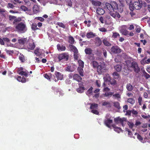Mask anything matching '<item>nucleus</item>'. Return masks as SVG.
I'll return each instance as SVG.
<instances>
[{
    "label": "nucleus",
    "mask_w": 150,
    "mask_h": 150,
    "mask_svg": "<svg viewBox=\"0 0 150 150\" xmlns=\"http://www.w3.org/2000/svg\"><path fill=\"white\" fill-rule=\"evenodd\" d=\"M98 106V105L97 104H96L95 103H91V106L90 107V108L91 109H97Z\"/></svg>",
    "instance_id": "obj_37"
},
{
    "label": "nucleus",
    "mask_w": 150,
    "mask_h": 150,
    "mask_svg": "<svg viewBox=\"0 0 150 150\" xmlns=\"http://www.w3.org/2000/svg\"><path fill=\"white\" fill-rule=\"evenodd\" d=\"M136 11L135 10H130V12L129 13L132 17L134 16L136 14Z\"/></svg>",
    "instance_id": "obj_50"
},
{
    "label": "nucleus",
    "mask_w": 150,
    "mask_h": 150,
    "mask_svg": "<svg viewBox=\"0 0 150 150\" xmlns=\"http://www.w3.org/2000/svg\"><path fill=\"white\" fill-rule=\"evenodd\" d=\"M91 64H92L93 68H97V67L99 65H98V63L95 61H93L91 62Z\"/></svg>",
    "instance_id": "obj_34"
},
{
    "label": "nucleus",
    "mask_w": 150,
    "mask_h": 150,
    "mask_svg": "<svg viewBox=\"0 0 150 150\" xmlns=\"http://www.w3.org/2000/svg\"><path fill=\"white\" fill-rule=\"evenodd\" d=\"M135 135H137V137L138 140L141 142H142L143 140V137L139 134L135 133Z\"/></svg>",
    "instance_id": "obj_43"
},
{
    "label": "nucleus",
    "mask_w": 150,
    "mask_h": 150,
    "mask_svg": "<svg viewBox=\"0 0 150 150\" xmlns=\"http://www.w3.org/2000/svg\"><path fill=\"white\" fill-rule=\"evenodd\" d=\"M21 21V18H18L14 19L13 22V24H16V23L17 22H20Z\"/></svg>",
    "instance_id": "obj_55"
},
{
    "label": "nucleus",
    "mask_w": 150,
    "mask_h": 150,
    "mask_svg": "<svg viewBox=\"0 0 150 150\" xmlns=\"http://www.w3.org/2000/svg\"><path fill=\"white\" fill-rule=\"evenodd\" d=\"M91 112L93 113L96 115H98L99 114V112L97 110L93 109L91 111Z\"/></svg>",
    "instance_id": "obj_58"
},
{
    "label": "nucleus",
    "mask_w": 150,
    "mask_h": 150,
    "mask_svg": "<svg viewBox=\"0 0 150 150\" xmlns=\"http://www.w3.org/2000/svg\"><path fill=\"white\" fill-rule=\"evenodd\" d=\"M112 123V120L109 118H106L104 121L105 125L108 128L110 127V124Z\"/></svg>",
    "instance_id": "obj_9"
},
{
    "label": "nucleus",
    "mask_w": 150,
    "mask_h": 150,
    "mask_svg": "<svg viewBox=\"0 0 150 150\" xmlns=\"http://www.w3.org/2000/svg\"><path fill=\"white\" fill-rule=\"evenodd\" d=\"M18 42L20 44L24 45L27 42V39L24 38L19 39Z\"/></svg>",
    "instance_id": "obj_30"
},
{
    "label": "nucleus",
    "mask_w": 150,
    "mask_h": 150,
    "mask_svg": "<svg viewBox=\"0 0 150 150\" xmlns=\"http://www.w3.org/2000/svg\"><path fill=\"white\" fill-rule=\"evenodd\" d=\"M122 66L120 65H117L114 66V68L117 72L120 71L122 69Z\"/></svg>",
    "instance_id": "obj_28"
},
{
    "label": "nucleus",
    "mask_w": 150,
    "mask_h": 150,
    "mask_svg": "<svg viewBox=\"0 0 150 150\" xmlns=\"http://www.w3.org/2000/svg\"><path fill=\"white\" fill-rule=\"evenodd\" d=\"M93 88L92 86L90 88H89L87 91L86 94L87 95L91 94L92 92Z\"/></svg>",
    "instance_id": "obj_53"
},
{
    "label": "nucleus",
    "mask_w": 150,
    "mask_h": 150,
    "mask_svg": "<svg viewBox=\"0 0 150 150\" xmlns=\"http://www.w3.org/2000/svg\"><path fill=\"white\" fill-rule=\"evenodd\" d=\"M95 34L92 32L87 33L86 35V37L88 38H93L95 37Z\"/></svg>",
    "instance_id": "obj_25"
},
{
    "label": "nucleus",
    "mask_w": 150,
    "mask_h": 150,
    "mask_svg": "<svg viewBox=\"0 0 150 150\" xmlns=\"http://www.w3.org/2000/svg\"><path fill=\"white\" fill-rule=\"evenodd\" d=\"M35 54L38 56H40L42 54V50L40 49H36L34 51Z\"/></svg>",
    "instance_id": "obj_16"
},
{
    "label": "nucleus",
    "mask_w": 150,
    "mask_h": 150,
    "mask_svg": "<svg viewBox=\"0 0 150 150\" xmlns=\"http://www.w3.org/2000/svg\"><path fill=\"white\" fill-rule=\"evenodd\" d=\"M55 74L58 80H61L62 79L63 75H62V74L59 72H56Z\"/></svg>",
    "instance_id": "obj_19"
},
{
    "label": "nucleus",
    "mask_w": 150,
    "mask_h": 150,
    "mask_svg": "<svg viewBox=\"0 0 150 150\" xmlns=\"http://www.w3.org/2000/svg\"><path fill=\"white\" fill-rule=\"evenodd\" d=\"M104 7L105 8L107 9H110L111 8V4L108 3H106L105 4Z\"/></svg>",
    "instance_id": "obj_42"
},
{
    "label": "nucleus",
    "mask_w": 150,
    "mask_h": 150,
    "mask_svg": "<svg viewBox=\"0 0 150 150\" xmlns=\"http://www.w3.org/2000/svg\"><path fill=\"white\" fill-rule=\"evenodd\" d=\"M135 30L137 33H139L141 31V28L139 26H137L135 29Z\"/></svg>",
    "instance_id": "obj_62"
},
{
    "label": "nucleus",
    "mask_w": 150,
    "mask_h": 150,
    "mask_svg": "<svg viewBox=\"0 0 150 150\" xmlns=\"http://www.w3.org/2000/svg\"><path fill=\"white\" fill-rule=\"evenodd\" d=\"M97 13L100 15L103 14L105 13V10H96Z\"/></svg>",
    "instance_id": "obj_41"
},
{
    "label": "nucleus",
    "mask_w": 150,
    "mask_h": 150,
    "mask_svg": "<svg viewBox=\"0 0 150 150\" xmlns=\"http://www.w3.org/2000/svg\"><path fill=\"white\" fill-rule=\"evenodd\" d=\"M74 38L71 36H69L68 38V42L69 43L72 45L74 42Z\"/></svg>",
    "instance_id": "obj_32"
},
{
    "label": "nucleus",
    "mask_w": 150,
    "mask_h": 150,
    "mask_svg": "<svg viewBox=\"0 0 150 150\" xmlns=\"http://www.w3.org/2000/svg\"><path fill=\"white\" fill-rule=\"evenodd\" d=\"M95 43L98 46H100L102 44V42L99 37H96L95 38Z\"/></svg>",
    "instance_id": "obj_14"
},
{
    "label": "nucleus",
    "mask_w": 150,
    "mask_h": 150,
    "mask_svg": "<svg viewBox=\"0 0 150 150\" xmlns=\"http://www.w3.org/2000/svg\"><path fill=\"white\" fill-rule=\"evenodd\" d=\"M18 59L22 63L25 62L26 60L24 56L21 53L19 55Z\"/></svg>",
    "instance_id": "obj_21"
},
{
    "label": "nucleus",
    "mask_w": 150,
    "mask_h": 150,
    "mask_svg": "<svg viewBox=\"0 0 150 150\" xmlns=\"http://www.w3.org/2000/svg\"><path fill=\"white\" fill-rule=\"evenodd\" d=\"M103 78L104 81H106L110 82L111 80L110 76L108 74H106Z\"/></svg>",
    "instance_id": "obj_29"
},
{
    "label": "nucleus",
    "mask_w": 150,
    "mask_h": 150,
    "mask_svg": "<svg viewBox=\"0 0 150 150\" xmlns=\"http://www.w3.org/2000/svg\"><path fill=\"white\" fill-rule=\"evenodd\" d=\"M114 106L118 109H120L121 107L120 106V104L118 102H115L113 103Z\"/></svg>",
    "instance_id": "obj_35"
},
{
    "label": "nucleus",
    "mask_w": 150,
    "mask_h": 150,
    "mask_svg": "<svg viewBox=\"0 0 150 150\" xmlns=\"http://www.w3.org/2000/svg\"><path fill=\"white\" fill-rule=\"evenodd\" d=\"M5 51L6 52L9 54H11L13 53V50H7L6 49Z\"/></svg>",
    "instance_id": "obj_64"
},
{
    "label": "nucleus",
    "mask_w": 150,
    "mask_h": 150,
    "mask_svg": "<svg viewBox=\"0 0 150 150\" xmlns=\"http://www.w3.org/2000/svg\"><path fill=\"white\" fill-rule=\"evenodd\" d=\"M27 47L29 49L33 50L35 47V45L33 42L31 43H28V44Z\"/></svg>",
    "instance_id": "obj_15"
},
{
    "label": "nucleus",
    "mask_w": 150,
    "mask_h": 150,
    "mask_svg": "<svg viewBox=\"0 0 150 150\" xmlns=\"http://www.w3.org/2000/svg\"><path fill=\"white\" fill-rule=\"evenodd\" d=\"M127 102L131 104H133L134 103L135 101L134 99L132 98H129L127 99Z\"/></svg>",
    "instance_id": "obj_39"
},
{
    "label": "nucleus",
    "mask_w": 150,
    "mask_h": 150,
    "mask_svg": "<svg viewBox=\"0 0 150 150\" xmlns=\"http://www.w3.org/2000/svg\"><path fill=\"white\" fill-rule=\"evenodd\" d=\"M143 76L146 79L150 78V75L147 73L145 71L143 72Z\"/></svg>",
    "instance_id": "obj_48"
},
{
    "label": "nucleus",
    "mask_w": 150,
    "mask_h": 150,
    "mask_svg": "<svg viewBox=\"0 0 150 150\" xmlns=\"http://www.w3.org/2000/svg\"><path fill=\"white\" fill-rule=\"evenodd\" d=\"M44 77L50 81H51V79L52 78V76L54 77V75H52L50 73H46L44 74Z\"/></svg>",
    "instance_id": "obj_13"
},
{
    "label": "nucleus",
    "mask_w": 150,
    "mask_h": 150,
    "mask_svg": "<svg viewBox=\"0 0 150 150\" xmlns=\"http://www.w3.org/2000/svg\"><path fill=\"white\" fill-rule=\"evenodd\" d=\"M103 42L104 45L107 46H110L111 45V44L108 41L106 38H105L103 40Z\"/></svg>",
    "instance_id": "obj_23"
},
{
    "label": "nucleus",
    "mask_w": 150,
    "mask_h": 150,
    "mask_svg": "<svg viewBox=\"0 0 150 150\" xmlns=\"http://www.w3.org/2000/svg\"><path fill=\"white\" fill-rule=\"evenodd\" d=\"M112 75L114 78L115 79H120V75L116 72H114L113 73Z\"/></svg>",
    "instance_id": "obj_24"
},
{
    "label": "nucleus",
    "mask_w": 150,
    "mask_h": 150,
    "mask_svg": "<svg viewBox=\"0 0 150 150\" xmlns=\"http://www.w3.org/2000/svg\"><path fill=\"white\" fill-rule=\"evenodd\" d=\"M121 32L122 34L125 35H128V31L125 29L122 28L121 30Z\"/></svg>",
    "instance_id": "obj_38"
},
{
    "label": "nucleus",
    "mask_w": 150,
    "mask_h": 150,
    "mask_svg": "<svg viewBox=\"0 0 150 150\" xmlns=\"http://www.w3.org/2000/svg\"><path fill=\"white\" fill-rule=\"evenodd\" d=\"M96 84L98 87L100 86V81L97 80L96 81Z\"/></svg>",
    "instance_id": "obj_63"
},
{
    "label": "nucleus",
    "mask_w": 150,
    "mask_h": 150,
    "mask_svg": "<svg viewBox=\"0 0 150 150\" xmlns=\"http://www.w3.org/2000/svg\"><path fill=\"white\" fill-rule=\"evenodd\" d=\"M132 64V62H131L130 61H127L126 62V65L128 69H129V68H131Z\"/></svg>",
    "instance_id": "obj_44"
},
{
    "label": "nucleus",
    "mask_w": 150,
    "mask_h": 150,
    "mask_svg": "<svg viewBox=\"0 0 150 150\" xmlns=\"http://www.w3.org/2000/svg\"><path fill=\"white\" fill-rule=\"evenodd\" d=\"M85 90V88L84 87H79L78 88L76 89V91L78 92L81 93L83 92Z\"/></svg>",
    "instance_id": "obj_33"
},
{
    "label": "nucleus",
    "mask_w": 150,
    "mask_h": 150,
    "mask_svg": "<svg viewBox=\"0 0 150 150\" xmlns=\"http://www.w3.org/2000/svg\"><path fill=\"white\" fill-rule=\"evenodd\" d=\"M19 74L21 75H24V76H25L26 77H27L28 76V74L25 72V71H20L19 73Z\"/></svg>",
    "instance_id": "obj_54"
},
{
    "label": "nucleus",
    "mask_w": 150,
    "mask_h": 150,
    "mask_svg": "<svg viewBox=\"0 0 150 150\" xmlns=\"http://www.w3.org/2000/svg\"><path fill=\"white\" fill-rule=\"evenodd\" d=\"M126 88L129 91H132L134 88V87L130 83H128L127 84Z\"/></svg>",
    "instance_id": "obj_26"
},
{
    "label": "nucleus",
    "mask_w": 150,
    "mask_h": 150,
    "mask_svg": "<svg viewBox=\"0 0 150 150\" xmlns=\"http://www.w3.org/2000/svg\"><path fill=\"white\" fill-rule=\"evenodd\" d=\"M111 52L115 54H119L121 52V50L118 46H113L111 48Z\"/></svg>",
    "instance_id": "obj_6"
},
{
    "label": "nucleus",
    "mask_w": 150,
    "mask_h": 150,
    "mask_svg": "<svg viewBox=\"0 0 150 150\" xmlns=\"http://www.w3.org/2000/svg\"><path fill=\"white\" fill-rule=\"evenodd\" d=\"M78 70L80 76H84L83 68H78Z\"/></svg>",
    "instance_id": "obj_47"
},
{
    "label": "nucleus",
    "mask_w": 150,
    "mask_h": 150,
    "mask_svg": "<svg viewBox=\"0 0 150 150\" xmlns=\"http://www.w3.org/2000/svg\"><path fill=\"white\" fill-rule=\"evenodd\" d=\"M79 67L78 68H83L84 67V63L83 61L79 59L78 61Z\"/></svg>",
    "instance_id": "obj_31"
},
{
    "label": "nucleus",
    "mask_w": 150,
    "mask_h": 150,
    "mask_svg": "<svg viewBox=\"0 0 150 150\" xmlns=\"http://www.w3.org/2000/svg\"><path fill=\"white\" fill-rule=\"evenodd\" d=\"M131 68H132L134 69V71L136 73H138L140 70L138 64L137 62L134 61L132 62Z\"/></svg>",
    "instance_id": "obj_5"
},
{
    "label": "nucleus",
    "mask_w": 150,
    "mask_h": 150,
    "mask_svg": "<svg viewBox=\"0 0 150 150\" xmlns=\"http://www.w3.org/2000/svg\"><path fill=\"white\" fill-rule=\"evenodd\" d=\"M102 105L103 106L108 105L109 107H111L110 104L109 102L107 101H105L103 102L102 103Z\"/></svg>",
    "instance_id": "obj_51"
},
{
    "label": "nucleus",
    "mask_w": 150,
    "mask_h": 150,
    "mask_svg": "<svg viewBox=\"0 0 150 150\" xmlns=\"http://www.w3.org/2000/svg\"><path fill=\"white\" fill-rule=\"evenodd\" d=\"M118 37H120V35L117 32H113L112 38H115Z\"/></svg>",
    "instance_id": "obj_46"
},
{
    "label": "nucleus",
    "mask_w": 150,
    "mask_h": 150,
    "mask_svg": "<svg viewBox=\"0 0 150 150\" xmlns=\"http://www.w3.org/2000/svg\"><path fill=\"white\" fill-rule=\"evenodd\" d=\"M133 5V8H132V9H139L141 8L142 5V0H138V1H135Z\"/></svg>",
    "instance_id": "obj_7"
},
{
    "label": "nucleus",
    "mask_w": 150,
    "mask_h": 150,
    "mask_svg": "<svg viewBox=\"0 0 150 150\" xmlns=\"http://www.w3.org/2000/svg\"><path fill=\"white\" fill-rule=\"evenodd\" d=\"M69 56L68 53H62L61 54H57L55 55L54 59L55 61L60 62L62 60L65 61L68 60Z\"/></svg>",
    "instance_id": "obj_1"
},
{
    "label": "nucleus",
    "mask_w": 150,
    "mask_h": 150,
    "mask_svg": "<svg viewBox=\"0 0 150 150\" xmlns=\"http://www.w3.org/2000/svg\"><path fill=\"white\" fill-rule=\"evenodd\" d=\"M60 1V0H53L52 1V3L53 4H59V2Z\"/></svg>",
    "instance_id": "obj_61"
},
{
    "label": "nucleus",
    "mask_w": 150,
    "mask_h": 150,
    "mask_svg": "<svg viewBox=\"0 0 150 150\" xmlns=\"http://www.w3.org/2000/svg\"><path fill=\"white\" fill-rule=\"evenodd\" d=\"M114 121L117 124L120 123L122 125V126L123 127L124 126L123 122L124 121L127 122V119L125 117L120 118V117H117L114 118Z\"/></svg>",
    "instance_id": "obj_4"
},
{
    "label": "nucleus",
    "mask_w": 150,
    "mask_h": 150,
    "mask_svg": "<svg viewBox=\"0 0 150 150\" xmlns=\"http://www.w3.org/2000/svg\"><path fill=\"white\" fill-rule=\"evenodd\" d=\"M112 126L113 127L114 130L118 133H119L121 130V129L120 128L117 127H116L114 125H112Z\"/></svg>",
    "instance_id": "obj_36"
},
{
    "label": "nucleus",
    "mask_w": 150,
    "mask_h": 150,
    "mask_svg": "<svg viewBox=\"0 0 150 150\" xmlns=\"http://www.w3.org/2000/svg\"><path fill=\"white\" fill-rule=\"evenodd\" d=\"M112 95L113 97V98L114 99H119L120 98H121L120 95L119 93H115Z\"/></svg>",
    "instance_id": "obj_49"
},
{
    "label": "nucleus",
    "mask_w": 150,
    "mask_h": 150,
    "mask_svg": "<svg viewBox=\"0 0 150 150\" xmlns=\"http://www.w3.org/2000/svg\"><path fill=\"white\" fill-rule=\"evenodd\" d=\"M37 24L35 23H33L32 25L31 28L32 30H38L39 29L37 27Z\"/></svg>",
    "instance_id": "obj_45"
},
{
    "label": "nucleus",
    "mask_w": 150,
    "mask_h": 150,
    "mask_svg": "<svg viewBox=\"0 0 150 150\" xmlns=\"http://www.w3.org/2000/svg\"><path fill=\"white\" fill-rule=\"evenodd\" d=\"M69 47H70L71 51H73L74 53H76L78 52V50L76 47L72 45H69Z\"/></svg>",
    "instance_id": "obj_18"
},
{
    "label": "nucleus",
    "mask_w": 150,
    "mask_h": 150,
    "mask_svg": "<svg viewBox=\"0 0 150 150\" xmlns=\"http://www.w3.org/2000/svg\"><path fill=\"white\" fill-rule=\"evenodd\" d=\"M4 42L8 43L10 42V40L7 38H4L2 39L0 38V45H4L5 44Z\"/></svg>",
    "instance_id": "obj_10"
},
{
    "label": "nucleus",
    "mask_w": 150,
    "mask_h": 150,
    "mask_svg": "<svg viewBox=\"0 0 150 150\" xmlns=\"http://www.w3.org/2000/svg\"><path fill=\"white\" fill-rule=\"evenodd\" d=\"M113 93H114L113 92H110L107 93H106L105 94L104 96H106V97L108 96H112L113 94Z\"/></svg>",
    "instance_id": "obj_59"
},
{
    "label": "nucleus",
    "mask_w": 150,
    "mask_h": 150,
    "mask_svg": "<svg viewBox=\"0 0 150 150\" xmlns=\"http://www.w3.org/2000/svg\"><path fill=\"white\" fill-rule=\"evenodd\" d=\"M111 7L113 9H118V5L116 2L112 1L111 2Z\"/></svg>",
    "instance_id": "obj_20"
},
{
    "label": "nucleus",
    "mask_w": 150,
    "mask_h": 150,
    "mask_svg": "<svg viewBox=\"0 0 150 150\" xmlns=\"http://www.w3.org/2000/svg\"><path fill=\"white\" fill-rule=\"evenodd\" d=\"M86 54H88V58L90 60H93L95 59L94 54H93V50L90 48H86L84 50Z\"/></svg>",
    "instance_id": "obj_3"
},
{
    "label": "nucleus",
    "mask_w": 150,
    "mask_h": 150,
    "mask_svg": "<svg viewBox=\"0 0 150 150\" xmlns=\"http://www.w3.org/2000/svg\"><path fill=\"white\" fill-rule=\"evenodd\" d=\"M57 25L59 26L60 27H61L64 28H65V25L62 23L58 22L57 23Z\"/></svg>",
    "instance_id": "obj_52"
},
{
    "label": "nucleus",
    "mask_w": 150,
    "mask_h": 150,
    "mask_svg": "<svg viewBox=\"0 0 150 150\" xmlns=\"http://www.w3.org/2000/svg\"><path fill=\"white\" fill-rule=\"evenodd\" d=\"M78 52L76 53H74V57L75 59L77 60L79 57Z\"/></svg>",
    "instance_id": "obj_57"
},
{
    "label": "nucleus",
    "mask_w": 150,
    "mask_h": 150,
    "mask_svg": "<svg viewBox=\"0 0 150 150\" xmlns=\"http://www.w3.org/2000/svg\"><path fill=\"white\" fill-rule=\"evenodd\" d=\"M99 30L101 32H106L107 30L104 28H102L99 29Z\"/></svg>",
    "instance_id": "obj_60"
},
{
    "label": "nucleus",
    "mask_w": 150,
    "mask_h": 150,
    "mask_svg": "<svg viewBox=\"0 0 150 150\" xmlns=\"http://www.w3.org/2000/svg\"><path fill=\"white\" fill-rule=\"evenodd\" d=\"M109 82L110 84L113 86H114L117 84L116 81L114 79H113L112 81L110 80Z\"/></svg>",
    "instance_id": "obj_56"
},
{
    "label": "nucleus",
    "mask_w": 150,
    "mask_h": 150,
    "mask_svg": "<svg viewBox=\"0 0 150 150\" xmlns=\"http://www.w3.org/2000/svg\"><path fill=\"white\" fill-rule=\"evenodd\" d=\"M110 15L115 18H119L120 16L119 13L116 11H115L114 10H111L109 12Z\"/></svg>",
    "instance_id": "obj_8"
},
{
    "label": "nucleus",
    "mask_w": 150,
    "mask_h": 150,
    "mask_svg": "<svg viewBox=\"0 0 150 150\" xmlns=\"http://www.w3.org/2000/svg\"><path fill=\"white\" fill-rule=\"evenodd\" d=\"M104 68V67H103L101 65H99L97 67V70L99 74H102V73L103 71L105 69Z\"/></svg>",
    "instance_id": "obj_11"
},
{
    "label": "nucleus",
    "mask_w": 150,
    "mask_h": 150,
    "mask_svg": "<svg viewBox=\"0 0 150 150\" xmlns=\"http://www.w3.org/2000/svg\"><path fill=\"white\" fill-rule=\"evenodd\" d=\"M73 78L74 80H76L78 82H79L82 80V78L79 74H74L73 75Z\"/></svg>",
    "instance_id": "obj_12"
},
{
    "label": "nucleus",
    "mask_w": 150,
    "mask_h": 150,
    "mask_svg": "<svg viewBox=\"0 0 150 150\" xmlns=\"http://www.w3.org/2000/svg\"><path fill=\"white\" fill-rule=\"evenodd\" d=\"M127 124L129 127L131 129H132L134 126V123L131 121H128Z\"/></svg>",
    "instance_id": "obj_40"
},
{
    "label": "nucleus",
    "mask_w": 150,
    "mask_h": 150,
    "mask_svg": "<svg viewBox=\"0 0 150 150\" xmlns=\"http://www.w3.org/2000/svg\"><path fill=\"white\" fill-rule=\"evenodd\" d=\"M17 80L19 82L22 83H25L26 82V79L24 77H21V76H18L17 79Z\"/></svg>",
    "instance_id": "obj_27"
},
{
    "label": "nucleus",
    "mask_w": 150,
    "mask_h": 150,
    "mask_svg": "<svg viewBox=\"0 0 150 150\" xmlns=\"http://www.w3.org/2000/svg\"><path fill=\"white\" fill-rule=\"evenodd\" d=\"M91 1L92 4L95 6H100L101 4V2L99 1H95L93 0H90Z\"/></svg>",
    "instance_id": "obj_22"
},
{
    "label": "nucleus",
    "mask_w": 150,
    "mask_h": 150,
    "mask_svg": "<svg viewBox=\"0 0 150 150\" xmlns=\"http://www.w3.org/2000/svg\"><path fill=\"white\" fill-rule=\"evenodd\" d=\"M15 28L18 31L21 33H24L26 30V25L22 22L18 23Z\"/></svg>",
    "instance_id": "obj_2"
},
{
    "label": "nucleus",
    "mask_w": 150,
    "mask_h": 150,
    "mask_svg": "<svg viewBox=\"0 0 150 150\" xmlns=\"http://www.w3.org/2000/svg\"><path fill=\"white\" fill-rule=\"evenodd\" d=\"M57 50L59 51H63L65 50L66 49L65 46L59 44H58L57 45Z\"/></svg>",
    "instance_id": "obj_17"
}]
</instances>
